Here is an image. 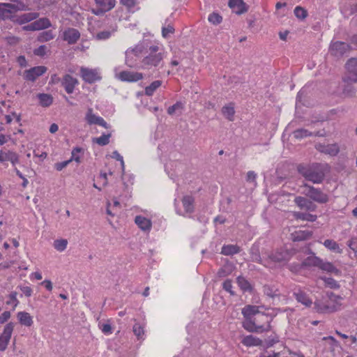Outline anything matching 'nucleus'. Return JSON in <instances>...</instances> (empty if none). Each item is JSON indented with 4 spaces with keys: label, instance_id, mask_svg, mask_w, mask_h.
Masks as SVG:
<instances>
[{
    "label": "nucleus",
    "instance_id": "f257e3e1",
    "mask_svg": "<svg viewBox=\"0 0 357 357\" xmlns=\"http://www.w3.org/2000/svg\"><path fill=\"white\" fill-rule=\"evenodd\" d=\"M146 55L142 60L143 68H151L157 67L166 56V52L163 46L159 43L148 44L145 43Z\"/></svg>",
    "mask_w": 357,
    "mask_h": 357
},
{
    "label": "nucleus",
    "instance_id": "f03ea898",
    "mask_svg": "<svg viewBox=\"0 0 357 357\" xmlns=\"http://www.w3.org/2000/svg\"><path fill=\"white\" fill-rule=\"evenodd\" d=\"M299 173L307 180L314 183H320L329 171V167L326 163H314L310 165H299Z\"/></svg>",
    "mask_w": 357,
    "mask_h": 357
},
{
    "label": "nucleus",
    "instance_id": "7ed1b4c3",
    "mask_svg": "<svg viewBox=\"0 0 357 357\" xmlns=\"http://www.w3.org/2000/svg\"><path fill=\"white\" fill-rule=\"evenodd\" d=\"M29 10L21 0H10V3H0V19H11L14 17L13 15L18 11H24Z\"/></svg>",
    "mask_w": 357,
    "mask_h": 357
},
{
    "label": "nucleus",
    "instance_id": "20e7f679",
    "mask_svg": "<svg viewBox=\"0 0 357 357\" xmlns=\"http://www.w3.org/2000/svg\"><path fill=\"white\" fill-rule=\"evenodd\" d=\"M342 297L340 296L331 294L328 296L326 303L321 301L315 302V307L317 310L321 313L332 312L340 309L342 305Z\"/></svg>",
    "mask_w": 357,
    "mask_h": 357
},
{
    "label": "nucleus",
    "instance_id": "39448f33",
    "mask_svg": "<svg viewBox=\"0 0 357 357\" xmlns=\"http://www.w3.org/2000/svg\"><path fill=\"white\" fill-rule=\"evenodd\" d=\"M145 50V43H139L132 47L128 48L125 52V63L130 68H135L141 55Z\"/></svg>",
    "mask_w": 357,
    "mask_h": 357
},
{
    "label": "nucleus",
    "instance_id": "423d86ee",
    "mask_svg": "<svg viewBox=\"0 0 357 357\" xmlns=\"http://www.w3.org/2000/svg\"><path fill=\"white\" fill-rule=\"evenodd\" d=\"M289 259V253L286 250L275 252L268 257V259H263L259 256L253 257V260L259 261L265 266L273 268L283 261H287Z\"/></svg>",
    "mask_w": 357,
    "mask_h": 357
},
{
    "label": "nucleus",
    "instance_id": "0eeeda50",
    "mask_svg": "<svg viewBox=\"0 0 357 357\" xmlns=\"http://www.w3.org/2000/svg\"><path fill=\"white\" fill-rule=\"evenodd\" d=\"M195 198L191 195H184L181 199L182 208L179 206L176 199L174 200V206L176 213L183 216L191 214L195 209Z\"/></svg>",
    "mask_w": 357,
    "mask_h": 357
},
{
    "label": "nucleus",
    "instance_id": "6e6552de",
    "mask_svg": "<svg viewBox=\"0 0 357 357\" xmlns=\"http://www.w3.org/2000/svg\"><path fill=\"white\" fill-rule=\"evenodd\" d=\"M114 76L116 79L122 82H135L141 80L143 78L142 73L123 70L118 71L116 68L114 69Z\"/></svg>",
    "mask_w": 357,
    "mask_h": 357
},
{
    "label": "nucleus",
    "instance_id": "1a4fd4ad",
    "mask_svg": "<svg viewBox=\"0 0 357 357\" xmlns=\"http://www.w3.org/2000/svg\"><path fill=\"white\" fill-rule=\"evenodd\" d=\"M303 193L312 200L319 203H326L328 201L327 195L312 186H304Z\"/></svg>",
    "mask_w": 357,
    "mask_h": 357
},
{
    "label": "nucleus",
    "instance_id": "9d476101",
    "mask_svg": "<svg viewBox=\"0 0 357 357\" xmlns=\"http://www.w3.org/2000/svg\"><path fill=\"white\" fill-rule=\"evenodd\" d=\"M80 74L82 79L88 83H93L101 79L100 72L98 68L91 69L82 67Z\"/></svg>",
    "mask_w": 357,
    "mask_h": 357
},
{
    "label": "nucleus",
    "instance_id": "9b49d317",
    "mask_svg": "<svg viewBox=\"0 0 357 357\" xmlns=\"http://www.w3.org/2000/svg\"><path fill=\"white\" fill-rule=\"evenodd\" d=\"M15 324L13 322L8 323L0 335V351H5L11 338Z\"/></svg>",
    "mask_w": 357,
    "mask_h": 357
},
{
    "label": "nucleus",
    "instance_id": "f8f14e48",
    "mask_svg": "<svg viewBox=\"0 0 357 357\" xmlns=\"http://www.w3.org/2000/svg\"><path fill=\"white\" fill-rule=\"evenodd\" d=\"M98 9H93L92 12L99 15L112 10L116 5V0H94Z\"/></svg>",
    "mask_w": 357,
    "mask_h": 357
},
{
    "label": "nucleus",
    "instance_id": "ddd939ff",
    "mask_svg": "<svg viewBox=\"0 0 357 357\" xmlns=\"http://www.w3.org/2000/svg\"><path fill=\"white\" fill-rule=\"evenodd\" d=\"M348 75L346 78L347 82H357V59L353 58L348 61L346 64Z\"/></svg>",
    "mask_w": 357,
    "mask_h": 357
},
{
    "label": "nucleus",
    "instance_id": "4468645a",
    "mask_svg": "<svg viewBox=\"0 0 357 357\" xmlns=\"http://www.w3.org/2000/svg\"><path fill=\"white\" fill-rule=\"evenodd\" d=\"M86 120L89 125H99L105 128H109L107 123L101 116L93 114L92 109H89L86 114Z\"/></svg>",
    "mask_w": 357,
    "mask_h": 357
},
{
    "label": "nucleus",
    "instance_id": "2eb2a0df",
    "mask_svg": "<svg viewBox=\"0 0 357 357\" xmlns=\"http://www.w3.org/2000/svg\"><path fill=\"white\" fill-rule=\"evenodd\" d=\"M46 71L47 68L45 66H40L33 67L24 72V78L29 81H34Z\"/></svg>",
    "mask_w": 357,
    "mask_h": 357
},
{
    "label": "nucleus",
    "instance_id": "dca6fc26",
    "mask_svg": "<svg viewBox=\"0 0 357 357\" xmlns=\"http://www.w3.org/2000/svg\"><path fill=\"white\" fill-rule=\"evenodd\" d=\"M243 327L247 331L251 333H263L270 330L269 325H268L266 327H264V326H257L253 321L250 320V318L245 319V320L243 322Z\"/></svg>",
    "mask_w": 357,
    "mask_h": 357
},
{
    "label": "nucleus",
    "instance_id": "f3484780",
    "mask_svg": "<svg viewBox=\"0 0 357 357\" xmlns=\"http://www.w3.org/2000/svg\"><path fill=\"white\" fill-rule=\"evenodd\" d=\"M135 222L138 227L145 232H149L152 227L151 218L146 217L143 215H137L135 218Z\"/></svg>",
    "mask_w": 357,
    "mask_h": 357
},
{
    "label": "nucleus",
    "instance_id": "a211bd4d",
    "mask_svg": "<svg viewBox=\"0 0 357 357\" xmlns=\"http://www.w3.org/2000/svg\"><path fill=\"white\" fill-rule=\"evenodd\" d=\"M349 50V45L343 42H335L330 47V52L335 56H342Z\"/></svg>",
    "mask_w": 357,
    "mask_h": 357
},
{
    "label": "nucleus",
    "instance_id": "6ab92c4d",
    "mask_svg": "<svg viewBox=\"0 0 357 357\" xmlns=\"http://www.w3.org/2000/svg\"><path fill=\"white\" fill-rule=\"evenodd\" d=\"M39 16L38 13H27L20 15L14 16L13 22L17 24L22 25L37 19Z\"/></svg>",
    "mask_w": 357,
    "mask_h": 357
},
{
    "label": "nucleus",
    "instance_id": "aec40b11",
    "mask_svg": "<svg viewBox=\"0 0 357 357\" xmlns=\"http://www.w3.org/2000/svg\"><path fill=\"white\" fill-rule=\"evenodd\" d=\"M228 6L234 13L238 15L248 11V7L243 0H229Z\"/></svg>",
    "mask_w": 357,
    "mask_h": 357
},
{
    "label": "nucleus",
    "instance_id": "412c9836",
    "mask_svg": "<svg viewBox=\"0 0 357 357\" xmlns=\"http://www.w3.org/2000/svg\"><path fill=\"white\" fill-rule=\"evenodd\" d=\"M63 38L69 44L75 43L80 37V33L78 30L73 28H68L64 31L63 33Z\"/></svg>",
    "mask_w": 357,
    "mask_h": 357
},
{
    "label": "nucleus",
    "instance_id": "4be33fe9",
    "mask_svg": "<svg viewBox=\"0 0 357 357\" xmlns=\"http://www.w3.org/2000/svg\"><path fill=\"white\" fill-rule=\"evenodd\" d=\"M294 202L301 209L313 211L316 208V206L311 201L303 197H296Z\"/></svg>",
    "mask_w": 357,
    "mask_h": 357
},
{
    "label": "nucleus",
    "instance_id": "5701e85b",
    "mask_svg": "<svg viewBox=\"0 0 357 357\" xmlns=\"http://www.w3.org/2000/svg\"><path fill=\"white\" fill-rule=\"evenodd\" d=\"M16 316L19 323L22 326L31 327L33 324V317L27 312H18Z\"/></svg>",
    "mask_w": 357,
    "mask_h": 357
},
{
    "label": "nucleus",
    "instance_id": "b1692460",
    "mask_svg": "<svg viewBox=\"0 0 357 357\" xmlns=\"http://www.w3.org/2000/svg\"><path fill=\"white\" fill-rule=\"evenodd\" d=\"M63 86L68 93H72L75 86L77 84V80L72 76L67 75L63 77Z\"/></svg>",
    "mask_w": 357,
    "mask_h": 357
},
{
    "label": "nucleus",
    "instance_id": "393cba45",
    "mask_svg": "<svg viewBox=\"0 0 357 357\" xmlns=\"http://www.w3.org/2000/svg\"><path fill=\"white\" fill-rule=\"evenodd\" d=\"M318 149L326 154L336 155L339 153V147L337 144L320 145Z\"/></svg>",
    "mask_w": 357,
    "mask_h": 357
},
{
    "label": "nucleus",
    "instance_id": "a878e982",
    "mask_svg": "<svg viewBox=\"0 0 357 357\" xmlns=\"http://www.w3.org/2000/svg\"><path fill=\"white\" fill-rule=\"evenodd\" d=\"M260 307L256 305H246L242 309V314L245 319L250 318L252 316H254L258 314L259 311Z\"/></svg>",
    "mask_w": 357,
    "mask_h": 357
},
{
    "label": "nucleus",
    "instance_id": "bb28decb",
    "mask_svg": "<svg viewBox=\"0 0 357 357\" xmlns=\"http://www.w3.org/2000/svg\"><path fill=\"white\" fill-rule=\"evenodd\" d=\"M37 98L39 100V103L42 107H47L50 106L53 102V98L51 95L47 93H38Z\"/></svg>",
    "mask_w": 357,
    "mask_h": 357
},
{
    "label": "nucleus",
    "instance_id": "cd10ccee",
    "mask_svg": "<svg viewBox=\"0 0 357 357\" xmlns=\"http://www.w3.org/2000/svg\"><path fill=\"white\" fill-rule=\"evenodd\" d=\"M294 295L296 296V300L299 303H301L305 306L310 307L312 305V300L310 299L308 296L306 295V294L304 293L303 291L299 290L298 292H295Z\"/></svg>",
    "mask_w": 357,
    "mask_h": 357
},
{
    "label": "nucleus",
    "instance_id": "c85d7f7f",
    "mask_svg": "<svg viewBox=\"0 0 357 357\" xmlns=\"http://www.w3.org/2000/svg\"><path fill=\"white\" fill-rule=\"evenodd\" d=\"M35 29L36 31L47 29L52 26L50 20L47 17H42L34 21Z\"/></svg>",
    "mask_w": 357,
    "mask_h": 357
},
{
    "label": "nucleus",
    "instance_id": "c756f323",
    "mask_svg": "<svg viewBox=\"0 0 357 357\" xmlns=\"http://www.w3.org/2000/svg\"><path fill=\"white\" fill-rule=\"evenodd\" d=\"M241 342L246 347H252L260 345L261 341L252 335H247L243 337Z\"/></svg>",
    "mask_w": 357,
    "mask_h": 357
},
{
    "label": "nucleus",
    "instance_id": "7c9ffc66",
    "mask_svg": "<svg viewBox=\"0 0 357 357\" xmlns=\"http://www.w3.org/2000/svg\"><path fill=\"white\" fill-rule=\"evenodd\" d=\"M319 268L324 271L334 273L335 275H337L339 273L338 270L333 265V264L324 261L322 259H321V263L319 264Z\"/></svg>",
    "mask_w": 357,
    "mask_h": 357
},
{
    "label": "nucleus",
    "instance_id": "2f4dec72",
    "mask_svg": "<svg viewBox=\"0 0 357 357\" xmlns=\"http://www.w3.org/2000/svg\"><path fill=\"white\" fill-rule=\"evenodd\" d=\"M222 112L224 116L229 121L234 120V107L232 104H229L227 105H225L222 109Z\"/></svg>",
    "mask_w": 357,
    "mask_h": 357
},
{
    "label": "nucleus",
    "instance_id": "473e14b6",
    "mask_svg": "<svg viewBox=\"0 0 357 357\" xmlns=\"http://www.w3.org/2000/svg\"><path fill=\"white\" fill-rule=\"evenodd\" d=\"M321 263V259L312 255L305 259L302 265L305 266H317L319 267Z\"/></svg>",
    "mask_w": 357,
    "mask_h": 357
},
{
    "label": "nucleus",
    "instance_id": "72a5a7b5",
    "mask_svg": "<svg viewBox=\"0 0 357 357\" xmlns=\"http://www.w3.org/2000/svg\"><path fill=\"white\" fill-rule=\"evenodd\" d=\"M240 248L236 245H227L222 248L221 253L225 255H231L239 252Z\"/></svg>",
    "mask_w": 357,
    "mask_h": 357
},
{
    "label": "nucleus",
    "instance_id": "f704fd0d",
    "mask_svg": "<svg viewBox=\"0 0 357 357\" xmlns=\"http://www.w3.org/2000/svg\"><path fill=\"white\" fill-rule=\"evenodd\" d=\"M294 216L297 220H307L309 222H314L317 218L315 215L300 212H294Z\"/></svg>",
    "mask_w": 357,
    "mask_h": 357
},
{
    "label": "nucleus",
    "instance_id": "c9c22d12",
    "mask_svg": "<svg viewBox=\"0 0 357 357\" xmlns=\"http://www.w3.org/2000/svg\"><path fill=\"white\" fill-rule=\"evenodd\" d=\"M111 133L103 134L99 137H94L92 139L93 143H96L100 146H105L109 143Z\"/></svg>",
    "mask_w": 357,
    "mask_h": 357
},
{
    "label": "nucleus",
    "instance_id": "e433bc0d",
    "mask_svg": "<svg viewBox=\"0 0 357 357\" xmlns=\"http://www.w3.org/2000/svg\"><path fill=\"white\" fill-rule=\"evenodd\" d=\"M324 245L330 250L334 251L337 253L342 252L339 245L333 240L327 239L324 242Z\"/></svg>",
    "mask_w": 357,
    "mask_h": 357
},
{
    "label": "nucleus",
    "instance_id": "4c0bfd02",
    "mask_svg": "<svg viewBox=\"0 0 357 357\" xmlns=\"http://www.w3.org/2000/svg\"><path fill=\"white\" fill-rule=\"evenodd\" d=\"M68 241L64 238L56 239L54 241L53 246L59 252H63L68 245Z\"/></svg>",
    "mask_w": 357,
    "mask_h": 357
},
{
    "label": "nucleus",
    "instance_id": "58836bf2",
    "mask_svg": "<svg viewBox=\"0 0 357 357\" xmlns=\"http://www.w3.org/2000/svg\"><path fill=\"white\" fill-rule=\"evenodd\" d=\"M162 84V82L160 80H156L153 82L149 86H146L145 89V93L147 96H152L155 90L159 88Z\"/></svg>",
    "mask_w": 357,
    "mask_h": 357
},
{
    "label": "nucleus",
    "instance_id": "ea45409f",
    "mask_svg": "<svg viewBox=\"0 0 357 357\" xmlns=\"http://www.w3.org/2000/svg\"><path fill=\"white\" fill-rule=\"evenodd\" d=\"M312 236V232L309 231H299L294 235V239L296 241H303L309 238Z\"/></svg>",
    "mask_w": 357,
    "mask_h": 357
},
{
    "label": "nucleus",
    "instance_id": "a19ab883",
    "mask_svg": "<svg viewBox=\"0 0 357 357\" xmlns=\"http://www.w3.org/2000/svg\"><path fill=\"white\" fill-rule=\"evenodd\" d=\"M82 149L79 147H75L72 150L71 158L68 160L70 161V163L72 161H75L77 163L80 162L79 153L82 152Z\"/></svg>",
    "mask_w": 357,
    "mask_h": 357
},
{
    "label": "nucleus",
    "instance_id": "79ce46f5",
    "mask_svg": "<svg viewBox=\"0 0 357 357\" xmlns=\"http://www.w3.org/2000/svg\"><path fill=\"white\" fill-rule=\"evenodd\" d=\"M232 272V266L231 264H225L218 272L219 277H225Z\"/></svg>",
    "mask_w": 357,
    "mask_h": 357
},
{
    "label": "nucleus",
    "instance_id": "37998d69",
    "mask_svg": "<svg viewBox=\"0 0 357 357\" xmlns=\"http://www.w3.org/2000/svg\"><path fill=\"white\" fill-rule=\"evenodd\" d=\"M183 109V105L181 102H176L174 105L169 107L167 109V112L170 115H173L177 113H181Z\"/></svg>",
    "mask_w": 357,
    "mask_h": 357
},
{
    "label": "nucleus",
    "instance_id": "c03bdc74",
    "mask_svg": "<svg viewBox=\"0 0 357 357\" xmlns=\"http://www.w3.org/2000/svg\"><path fill=\"white\" fill-rule=\"evenodd\" d=\"M115 31H116V29H112V31H100L96 35L95 38L97 40H107L110 38L112 33H114Z\"/></svg>",
    "mask_w": 357,
    "mask_h": 357
},
{
    "label": "nucleus",
    "instance_id": "a18cd8bd",
    "mask_svg": "<svg viewBox=\"0 0 357 357\" xmlns=\"http://www.w3.org/2000/svg\"><path fill=\"white\" fill-rule=\"evenodd\" d=\"M99 328L106 335H111L112 333V328L109 323H100Z\"/></svg>",
    "mask_w": 357,
    "mask_h": 357
},
{
    "label": "nucleus",
    "instance_id": "49530a36",
    "mask_svg": "<svg viewBox=\"0 0 357 357\" xmlns=\"http://www.w3.org/2000/svg\"><path fill=\"white\" fill-rule=\"evenodd\" d=\"M133 333L138 337V339L143 338L144 335V327L139 324H135L133 326Z\"/></svg>",
    "mask_w": 357,
    "mask_h": 357
},
{
    "label": "nucleus",
    "instance_id": "de8ad7c7",
    "mask_svg": "<svg viewBox=\"0 0 357 357\" xmlns=\"http://www.w3.org/2000/svg\"><path fill=\"white\" fill-rule=\"evenodd\" d=\"M208 21L215 24H219L222 22V17L217 13H213L208 15Z\"/></svg>",
    "mask_w": 357,
    "mask_h": 357
},
{
    "label": "nucleus",
    "instance_id": "09e8293b",
    "mask_svg": "<svg viewBox=\"0 0 357 357\" xmlns=\"http://www.w3.org/2000/svg\"><path fill=\"white\" fill-rule=\"evenodd\" d=\"M6 303L8 305H12L13 308L15 309L19 303V301L17 298V293L12 292L9 295L8 301Z\"/></svg>",
    "mask_w": 357,
    "mask_h": 357
},
{
    "label": "nucleus",
    "instance_id": "8fccbe9b",
    "mask_svg": "<svg viewBox=\"0 0 357 357\" xmlns=\"http://www.w3.org/2000/svg\"><path fill=\"white\" fill-rule=\"evenodd\" d=\"M237 283L241 289L244 291L249 290L250 289V283L243 277L237 278Z\"/></svg>",
    "mask_w": 357,
    "mask_h": 357
},
{
    "label": "nucleus",
    "instance_id": "3c124183",
    "mask_svg": "<svg viewBox=\"0 0 357 357\" xmlns=\"http://www.w3.org/2000/svg\"><path fill=\"white\" fill-rule=\"evenodd\" d=\"M54 38V34L53 33L52 31H44L43 32L40 37H39V39L40 41H43V42H46V41H49L52 39H53Z\"/></svg>",
    "mask_w": 357,
    "mask_h": 357
},
{
    "label": "nucleus",
    "instance_id": "603ef678",
    "mask_svg": "<svg viewBox=\"0 0 357 357\" xmlns=\"http://www.w3.org/2000/svg\"><path fill=\"white\" fill-rule=\"evenodd\" d=\"M14 151H4L3 150L0 151V162H3L5 161H9L10 158H11Z\"/></svg>",
    "mask_w": 357,
    "mask_h": 357
},
{
    "label": "nucleus",
    "instance_id": "864d4df0",
    "mask_svg": "<svg viewBox=\"0 0 357 357\" xmlns=\"http://www.w3.org/2000/svg\"><path fill=\"white\" fill-rule=\"evenodd\" d=\"M294 14L299 19H304L307 16V12L301 7L297 6L294 9Z\"/></svg>",
    "mask_w": 357,
    "mask_h": 357
},
{
    "label": "nucleus",
    "instance_id": "5fc2aeb1",
    "mask_svg": "<svg viewBox=\"0 0 357 357\" xmlns=\"http://www.w3.org/2000/svg\"><path fill=\"white\" fill-rule=\"evenodd\" d=\"M112 158L116 159V160H118V161H119L121 162V166L122 172H124V170H125V162H124L123 156L117 151H114L112 153Z\"/></svg>",
    "mask_w": 357,
    "mask_h": 357
},
{
    "label": "nucleus",
    "instance_id": "6e6d98bb",
    "mask_svg": "<svg viewBox=\"0 0 357 357\" xmlns=\"http://www.w3.org/2000/svg\"><path fill=\"white\" fill-rule=\"evenodd\" d=\"M278 289H274L273 287L270 286H264V292L267 296L271 297H274L278 295Z\"/></svg>",
    "mask_w": 357,
    "mask_h": 357
},
{
    "label": "nucleus",
    "instance_id": "4d7b16f0",
    "mask_svg": "<svg viewBox=\"0 0 357 357\" xmlns=\"http://www.w3.org/2000/svg\"><path fill=\"white\" fill-rule=\"evenodd\" d=\"M296 138H303L310 135V132L305 129H298L294 132Z\"/></svg>",
    "mask_w": 357,
    "mask_h": 357
},
{
    "label": "nucleus",
    "instance_id": "13d9d810",
    "mask_svg": "<svg viewBox=\"0 0 357 357\" xmlns=\"http://www.w3.org/2000/svg\"><path fill=\"white\" fill-rule=\"evenodd\" d=\"M174 28L172 26H167V27H163L162 30V35L164 38H167L170 33H174Z\"/></svg>",
    "mask_w": 357,
    "mask_h": 357
},
{
    "label": "nucleus",
    "instance_id": "bf43d9fd",
    "mask_svg": "<svg viewBox=\"0 0 357 357\" xmlns=\"http://www.w3.org/2000/svg\"><path fill=\"white\" fill-rule=\"evenodd\" d=\"M69 164L70 161L68 160L61 162H56L54 164V168L57 171H61L63 169L66 167Z\"/></svg>",
    "mask_w": 357,
    "mask_h": 357
},
{
    "label": "nucleus",
    "instance_id": "052dcab7",
    "mask_svg": "<svg viewBox=\"0 0 357 357\" xmlns=\"http://www.w3.org/2000/svg\"><path fill=\"white\" fill-rule=\"evenodd\" d=\"M121 3L128 9H132L137 3L135 0H121Z\"/></svg>",
    "mask_w": 357,
    "mask_h": 357
},
{
    "label": "nucleus",
    "instance_id": "680f3d73",
    "mask_svg": "<svg viewBox=\"0 0 357 357\" xmlns=\"http://www.w3.org/2000/svg\"><path fill=\"white\" fill-rule=\"evenodd\" d=\"M11 314L9 311H5L0 315V324L6 322L10 318Z\"/></svg>",
    "mask_w": 357,
    "mask_h": 357
},
{
    "label": "nucleus",
    "instance_id": "e2e57ef3",
    "mask_svg": "<svg viewBox=\"0 0 357 357\" xmlns=\"http://www.w3.org/2000/svg\"><path fill=\"white\" fill-rule=\"evenodd\" d=\"M20 290L26 297H30L33 293L32 289L29 286L21 287Z\"/></svg>",
    "mask_w": 357,
    "mask_h": 357
},
{
    "label": "nucleus",
    "instance_id": "0e129e2a",
    "mask_svg": "<svg viewBox=\"0 0 357 357\" xmlns=\"http://www.w3.org/2000/svg\"><path fill=\"white\" fill-rule=\"evenodd\" d=\"M46 47L45 45H41L39 47L34 50V54L38 56H43L46 53Z\"/></svg>",
    "mask_w": 357,
    "mask_h": 357
},
{
    "label": "nucleus",
    "instance_id": "69168bd1",
    "mask_svg": "<svg viewBox=\"0 0 357 357\" xmlns=\"http://www.w3.org/2000/svg\"><path fill=\"white\" fill-rule=\"evenodd\" d=\"M222 287L225 291L229 292L231 294H234L233 291H231L232 284H231V282L230 280L225 281L223 282Z\"/></svg>",
    "mask_w": 357,
    "mask_h": 357
},
{
    "label": "nucleus",
    "instance_id": "338daca9",
    "mask_svg": "<svg viewBox=\"0 0 357 357\" xmlns=\"http://www.w3.org/2000/svg\"><path fill=\"white\" fill-rule=\"evenodd\" d=\"M40 284L44 286V287L49 291H51L53 289L52 282L50 280H45L40 283Z\"/></svg>",
    "mask_w": 357,
    "mask_h": 357
},
{
    "label": "nucleus",
    "instance_id": "774afa93",
    "mask_svg": "<svg viewBox=\"0 0 357 357\" xmlns=\"http://www.w3.org/2000/svg\"><path fill=\"white\" fill-rule=\"evenodd\" d=\"M349 247L356 253L357 256V238L351 240L348 243Z\"/></svg>",
    "mask_w": 357,
    "mask_h": 357
}]
</instances>
